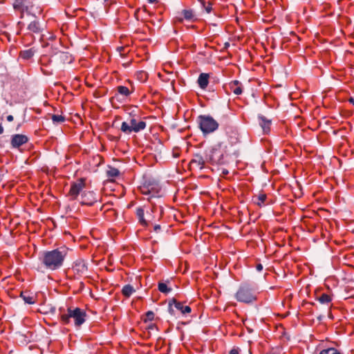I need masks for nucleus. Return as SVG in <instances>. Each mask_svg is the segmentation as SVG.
<instances>
[{
  "mask_svg": "<svg viewBox=\"0 0 354 354\" xmlns=\"http://www.w3.org/2000/svg\"><path fill=\"white\" fill-rule=\"evenodd\" d=\"M134 89L131 87V89H129L128 87L125 86H118L117 87L118 94L122 95L123 97H128L133 92Z\"/></svg>",
  "mask_w": 354,
  "mask_h": 354,
  "instance_id": "17",
  "label": "nucleus"
},
{
  "mask_svg": "<svg viewBox=\"0 0 354 354\" xmlns=\"http://www.w3.org/2000/svg\"><path fill=\"white\" fill-rule=\"evenodd\" d=\"M262 269H263V266H262V265H261V264H258V265L257 266V270L258 271H261V270H262Z\"/></svg>",
  "mask_w": 354,
  "mask_h": 354,
  "instance_id": "36",
  "label": "nucleus"
},
{
  "mask_svg": "<svg viewBox=\"0 0 354 354\" xmlns=\"http://www.w3.org/2000/svg\"><path fill=\"white\" fill-rule=\"evenodd\" d=\"M21 297L26 304H33L35 303V297L27 292H22L21 293Z\"/></svg>",
  "mask_w": 354,
  "mask_h": 354,
  "instance_id": "26",
  "label": "nucleus"
},
{
  "mask_svg": "<svg viewBox=\"0 0 354 354\" xmlns=\"http://www.w3.org/2000/svg\"><path fill=\"white\" fill-rule=\"evenodd\" d=\"M135 291L133 287L130 284L125 285L122 289V293L126 297H129Z\"/></svg>",
  "mask_w": 354,
  "mask_h": 354,
  "instance_id": "25",
  "label": "nucleus"
},
{
  "mask_svg": "<svg viewBox=\"0 0 354 354\" xmlns=\"http://www.w3.org/2000/svg\"><path fill=\"white\" fill-rule=\"evenodd\" d=\"M149 3H154L157 1V0H147Z\"/></svg>",
  "mask_w": 354,
  "mask_h": 354,
  "instance_id": "37",
  "label": "nucleus"
},
{
  "mask_svg": "<svg viewBox=\"0 0 354 354\" xmlns=\"http://www.w3.org/2000/svg\"><path fill=\"white\" fill-rule=\"evenodd\" d=\"M136 77L141 82H145L148 78V74L145 71H138L136 74Z\"/></svg>",
  "mask_w": 354,
  "mask_h": 354,
  "instance_id": "30",
  "label": "nucleus"
},
{
  "mask_svg": "<svg viewBox=\"0 0 354 354\" xmlns=\"http://www.w3.org/2000/svg\"><path fill=\"white\" fill-rule=\"evenodd\" d=\"M205 10L207 13H209L212 10V5L210 3H208L207 6L205 7Z\"/></svg>",
  "mask_w": 354,
  "mask_h": 354,
  "instance_id": "33",
  "label": "nucleus"
},
{
  "mask_svg": "<svg viewBox=\"0 0 354 354\" xmlns=\"http://www.w3.org/2000/svg\"><path fill=\"white\" fill-rule=\"evenodd\" d=\"M190 164L198 169H203L205 165L203 158L200 155H196L194 158L191 160Z\"/></svg>",
  "mask_w": 354,
  "mask_h": 354,
  "instance_id": "18",
  "label": "nucleus"
},
{
  "mask_svg": "<svg viewBox=\"0 0 354 354\" xmlns=\"http://www.w3.org/2000/svg\"><path fill=\"white\" fill-rule=\"evenodd\" d=\"M208 156L212 164L218 165L222 162L223 153L220 147H216L210 150Z\"/></svg>",
  "mask_w": 354,
  "mask_h": 354,
  "instance_id": "8",
  "label": "nucleus"
},
{
  "mask_svg": "<svg viewBox=\"0 0 354 354\" xmlns=\"http://www.w3.org/2000/svg\"><path fill=\"white\" fill-rule=\"evenodd\" d=\"M86 318V313L80 308H68L66 313L60 315L61 322L64 324L70 323L71 319H73L75 326H80L84 322Z\"/></svg>",
  "mask_w": 354,
  "mask_h": 354,
  "instance_id": "3",
  "label": "nucleus"
},
{
  "mask_svg": "<svg viewBox=\"0 0 354 354\" xmlns=\"http://www.w3.org/2000/svg\"><path fill=\"white\" fill-rule=\"evenodd\" d=\"M42 12V8L37 5L30 3L29 5L26 6L25 8L22 9V14L26 13L27 15H30L33 16L34 17H37V16L40 15Z\"/></svg>",
  "mask_w": 354,
  "mask_h": 354,
  "instance_id": "10",
  "label": "nucleus"
},
{
  "mask_svg": "<svg viewBox=\"0 0 354 354\" xmlns=\"http://www.w3.org/2000/svg\"><path fill=\"white\" fill-rule=\"evenodd\" d=\"M158 290L162 293L167 294L171 289L168 288L167 285L165 283H158Z\"/></svg>",
  "mask_w": 354,
  "mask_h": 354,
  "instance_id": "29",
  "label": "nucleus"
},
{
  "mask_svg": "<svg viewBox=\"0 0 354 354\" xmlns=\"http://www.w3.org/2000/svg\"><path fill=\"white\" fill-rule=\"evenodd\" d=\"M72 271L74 274L78 276L84 274L87 271V266L85 261L82 259L75 261L73 265Z\"/></svg>",
  "mask_w": 354,
  "mask_h": 354,
  "instance_id": "9",
  "label": "nucleus"
},
{
  "mask_svg": "<svg viewBox=\"0 0 354 354\" xmlns=\"http://www.w3.org/2000/svg\"><path fill=\"white\" fill-rule=\"evenodd\" d=\"M120 172L118 169L113 167H109L106 170V176L110 178H113L119 176Z\"/></svg>",
  "mask_w": 354,
  "mask_h": 354,
  "instance_id": "24",
  "label": "nucleus"
},
{
  "mask_svg": "<svg viewBox=\"0 0 354 354\" xmlns=\"http://www.w3.org/2000/svg\"><path fill=\"white\" fill-rule=\"evenodd\" d=\"M317 300L322 304L329 305L332 301V297L328 294L323 293L317 297Z\"/></svg>",
  "mask_w": 354,
  "mask_h": 354,
  "instance_id": "22",
  "label": "nucleus"
},
{
  "mask_svg": "<svg viewBox=\"0 0 354 354\" xmlns=\"http://www.w3.org/2000/svg\"><path fill=\"white\" fill-rule=\"evenodd\" d=\"M267 195L263 192H259L258 194L254 195L252 198L253 202L259 207L266 205V201Z\"/></svg>",
  "mask_w": 354,
  "mask_h": 354,
  "instance_id": "15",
  "label": "nucleus"
},
{
  "mask_svg": "<svg viewBox=\"0 0 354 354\" xmlns=\"http://www.w3.org/2000/svg\"><path fill=\"white\" fill-rule=\"evenodd\" d=\"M145 321H152L154 319L155 314L153 311H148L146 315Z\"/></svg>",
  "mask_w": 354,
  "mask_h": 354,
  "instance_id": "32",
  "label": "nucleus"
},
{
  "mask_svg": "<svg viewBox=\"0 0 354 354\" xmlns=\"http://www.w3.org/2000/svg\"><path fill=\"white\" fill-rule=\"evenodd\" d=\"M198 124L201 130L205 134L212 133L218 127V122L209 115H200Z\"/></svg>",
  "mask_w": 354,
  "mask_h": 354,
  "instance_id": "5",
  "label": "nucleus"
},
{
  "mask_svg": "<svg viewBox=\"0 0 354 354\" xmlns=\"http://www.w3.org/2000/svg\"><path fill=\"white\" fill-rule=\"evenodd\" d=\"M51 119L54 124H60L65 121V117L62 115H52Z\"/></svg>",
  "mask_w": 354,
  "mask_h": 354,
  "instance_id": "28",
  "label": "nucleus"
},
{
  "mask_svg": "<svg viewBox=\"0 0 354 354\" xmlns=\"http://www.w3.org/2000/svg\"><path fill=\"white\" fill-rule=\"evenodd\" d=\"M348 102L354 105V95L348 99Z\"/></svg>",
  "mask_w": 354,
  "mask_h": 354,
  "instance_id": "35",
  "label": "nucleus"
},
{
  "mask_svg": "<svg viewBox=\"0 0 354 354\" xmlns=\"http://www.w3.org/2000/svg\"><path fill=\"white\" fill-rule=\"evenodd\" d=\"M160 225H156V226L154 227V230H155L156 231H157L158 230H160Z\"/></svg>",
  "mask_w": 354,
  "mask_h": 354,
  "instance_id": "38",
  "label": "nucleus"
},
{
  "mask_svg": "<svg viewBox=\"0 0 354 354\" xmlns=\"http://www.w3.org/2000/svg\"><path fill=\"white\" fill-rule=\"evenodd\" d=\"M209 75L208 73H201L198 78V84L201 88L205 89L209 84Z\"/></svg>",
  "mask_w": 354,
  "mask_h": 354,
  "instance_id": "16",
  "label": "nucleus"
},
{
  "mask_svg": "<svg viewBox=\"0 0 354 354\" xmlns=\"http://www.w3.org/2000/svg\"><path fill=\"white\" fill-rule=\"evenodd\" d=\"M228 87L230 91L236 95H239L243 93L242 84L238 80L230 82L228 84Z\"/></svg>",
  "mask_w": 354,
  "mask_h": 354,
  "instance_id": "13",
  "label": "nucleus"
},
{
  "mask_svg": "<svg viewBox=\"0 0 354 354\" xmlns=\"http://www.w3.org/2000/svg\"><path fill=\"white\" fill-rule=\"evenodd\" d=\"M128 118V122H122L120 130L126 133L131 134V133H138L144 130L147 127V123L143 120H141L139 115L130 112Z\"/></svg>",
  "mask_w": 354,
  "mask_h": 354,
  "instance_id": "2",
  "label": "nucleus"
},
{
  "mask_svg": "<svg viewBox=\"0 0 354 354\" xmlns=\"http://www.w3.org/2000/svg\"><path fill=\"white\" fill-rule=\"evenodd\" d=\"M35 53V50L32 48L21 50L20 52V57L24 59H28L33 57Z\"/></svg>",
  "mask_w": 354,
  "mask_h": 354,
  "instance_id": "23",
  "label": "nucleus"
},
{
  "mask_svg": "<svg viewBox=\"0 0 354 354\" xmlns=\"http://www.w3.org/2000/svg\"><path fill=\"white\" fill-rule=\"evenodd\" d=\"M259 124L263 129V131L266 133H268L270 131L271 121L267 120L265 117H259Z\"/></svg>",
  "mask_w": 354,
  "mask_h": 354,
  "instance_id": "20",
  "label": "nucleus"
},
{
  "mask_svg": "<svg viewBox=\"0 0 354 354\" xmlns=\"http://www.w3.org/2000/svg\"><path fill=\"white\" fill-rule=\"evenodd\" d=\"M151 188L143 186L141 187V192L143 194H149L151 197H155L159 192V188L157 185H151Z\"/></svg>",
  "mask_w": 354,
  "mask_h": 354,
  "instance_id": "14",
  "label": "nucleus"
},
{
  "mask_svg": "<svg viewBox=\"0 0 354 354\" xmlns=\"http://www.w3.org/2000/svg\"><path fill=\"white\" fill-rule=\"evenodd\" d=\"M145 209L142 207H139L136 209V216L139 220L140 223L143 226L148 225L147 221L144 218Z\"/></svg>",
  "mask_w": 354,
  "mask_h": 354,
  "instance_id": "21",
  "label": "nucleus"
},
{
  "mask_svg": "<svg viewBox=\"0 0 354 354\" xmlns=\"http://www.w3.org/2000/svg\"><path fill=\"white\" fill-rule=\"evenodd\" d=\"M174 307L181 312L183 315H185L191 313L192 309L189 306H185L183 303L180 301H177L176 300L174 301Z\"/></svg>",
  "mask_w": 354,
  "mask_h": 354,
  "instance_id": "19",
  "label": "nucleus"
},
{
  "mask_svg": "<svg viewBox=\"0 0 354 354\" xmlns=\"http://www.w3.org/2000/svg\"><path fill=\"white\" fill-rule=\"evenodd\" d=\"M97 201L95 194L88 191L84 192L81 196L80 203L82 205H92Z\"/></svg>",
  "mask_w": 354,
  "mask_h": 354,
  "instance_id": "11",
  "label": "nucleus"
},
{
  "mask_svg": "<svg viewBox=\"0 0 354 354\" xmlns=\"http://www.w3.org/2000/svg\"><path fill=\"white\" fill-rule=\"evenodd\" d=\"M319 354H340V353L335 348H329L322 350Z\"/></svg>",
  "mask_w": 354,
  "mask_h": 354,
  "instance_id": "31",
  "label": "nucleus"
},
{
  "mask_svg": "<svg viewBox=\"0 0 354 354\" xmlns=\"http://www.w3.org/2000/svg\"><path fill=\"white\" fill-rule=\"evenodd\" d=\"M28 29L35 33H38L41 31L39 24L37 21H32L28 26Z\"/></svg>",
  "mask_w": 354,
  "mask_h": 354,
  "instance_id": "27",
  "label": "nucleus"
},
{
  "mask_svg": "<svg viewBox=\"0 0 354 354\" xmlns=\"http://www.w3.org/2000/svg\"><path fill=\"white\" fill-rule=\"evenodd\" d=\"M237 301L243 303H251L257 299V293L250 285H242L236 293Z\"/></svg>",
  "mask_w": 354,
  "mask_h": 354,
  "instance_id": "4",
  "label": "nucleus"
},
{
  "mask_svg": "<svg viewBox=\"0 0 354 354\" xmlns=\"http://www.w3.org/2000/svg\"><path fill=\"white\" fill-rule=\"evenodd\" d=\"M69 248L65 245L44 251L39 257V261L46 269L56 270L63 266Z\"/></svg>",
  "mask_w": 354,
  "mask_h": 354,
  "instance_id": "1",
  "label": "nucleus"
},
{
  "mask_svg": "<svg viewBox=\"0 0 354 354\" xmlns=\"http://www.w3.org/2000/svg\"><path fill=\"white\" fill-rule=\"evenodd\" d=\"M85 187V180L84 178H79L75 182L71 183L68 196L71 200H75L77 198L80 193Z\"/></svg>",
  "mask_w": 354,
  "mask_h": 354,
  "instance_id": "7",
  "label": "nucleus"
},
{
  "mask_svg": "<svg viewBox=\"0 0 354 354\" xmlns=\"http://www.w3.org/2000/svg\"><path fill=\"white\" fill-rule=\"evenodd\" d=\"M28 138L26 136L22 134H15L11 139V145L12 148H19L21 145L28 142Z\"/></svg>",
  "mask_w": 354,
  "mask_h": 354,
  "instance_id": "12",
  "label": "nucleus"
},
{
  "mask_svg": "<svg viewBox=\"0 0 354 354\" xmlns=\"http://www.w3.org/2000/svg\"><path fill=\"white\" fill-rule=\"evenodd\" d=\"M13 120H14V118L12 115H9L7 116V120L8 122H12V121H13Z\"/></svg>",
  "mask_w": 354,
  "mask_h": 354,
  "instance_id": "34",
  "label": "nucleus"
},
{
  "mask_svg": "<svg viewBox=\"0 0 354 354\" xmlns=\"http://www.w3.org/2000/svg\"><path fill=\"white\" fill-rule=\"evenodd\" d=\"M3 132V128L1 125H0V134H1Z\"/></svg>",
  "mask_w": 354,
  "mask_h": 354,
  "instance_id": "39",
  "label": "nucleus"
},
{
  "mask_svg": "<svg viewBox=\"0 0 354 354\" xmlns=\"http://www.w3.org/2000/svg\"><path fill=\"white\" fill-rule=\"evenodd\" d=\"M198 17L195 12L192 9H183L178 12L175 17V22L183 23L184 21L187 22H194L197 21Z\"/></svg>",
  "mask_w": 354,
  "mask_h": 354,
  "instance_id": "6",
  "label": "nucleus"
}]
</instances>
